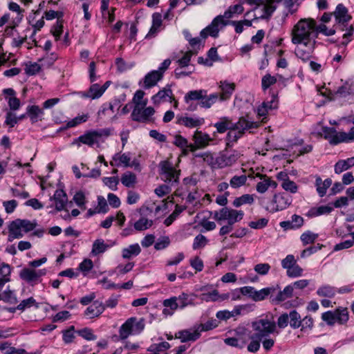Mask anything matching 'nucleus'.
<instances>
[{
  "label": "nucleus",
  "mask_w": 354,
  "mask_h": 354,
  "mask_svg": "<svg viewBox=\"0 0 354 354\" xmlns=\"http://www.w3.org/2000/svg\"><path fill=\"white\" fill-rule=\"evenodd\" d=\"M265 2L266 3H263V4H262V13L259 17H257L258 19H269L277 8L276 6L274 5L272 2H270L268 0H266Z\"/></svg>",
  "instance_id": "obj_38"
},
{
  "label": "nucleus",
  "mask_w": 354,
  "mask_h": 354,
  "mask_svg": "<svg viewBox=\"0 0 354 354\" xmlns=\"http://www.w3.org/2000/svg\"><path fill=\"white\" fill-rule=\"evenodd\" d=\"M88 91L91 95V99L92 100L98 99L104 94L100 84L97 83L92 84L90 86Z\"/></svg>",
  "instance_id": "obj_57"
},
{
  "label": "nucleus",
  "mask_w": 354,
  "mask_h": 354,
  "mask_svg": "<svg viewBox=\"0 0 354 354\" xmlns=\"http://www.w3.org/2000/svg\"><path fill=\"white\" fill-rule=\"evenodd\" d=\"M337 293V288L330 285H324L320 286L317 290V294L320 297H333Z\"/></svg>",
  "instance_id": "obj_43"
},
{
  "label": "nucleus",
  "mask_w": 354,
  "mask_h": 354,
  "mask_svg": "<svg viewBox=\"0 0 354 354\" xmlns=\"http://www.w3.org/2000/svg\"><path fill=\"white\" fill-rule=\"evenodd\" d=\"M303 269L297 263H295L291 268L286 271V274L288 277L296 278L302 276Z\"/></svg>",
  "instance_id": "obj_64"
},
{
  "label": "nucleus",
  "mask_w": 354,
  "mask_h": 354,
  "mask_svg": "<svg viewBox=\"0 0 354 354\" xmlns=\"http://www.w3.org/2000/svg\"><path fill=\"white\" fill-rule=\"evenodd\" d=\"M97 136L98 134L94 130L88 131L75 139L73 143L80 142L89 147H93L95 143L98 142Z\"/></svg>",
  "instance_id": "obj_22"
},
{
  "label": "nucleus",
  "mask_w": 354,
  "mask_h": 354,
  "mask_svg": "<svg viewBox=\"0 0 354 354\" xmlns=\"http://www.w3.org/2000/svg\"><path fill=\"white\" fill-rule=\"evenodd\" d=\"M243 216L244 212L242 210L230 209L227 207L221 208L219 211H215L214 213V218L218 223L227 221L228 223L232 225L241 221Z\"/></svg>",
  "instance_id": "obj_6"
},
{
  "label": "nucleus",
  "mask_w": 354,
  "mask_h": 354,
  "mask_svg": "<svg viewBox=\"0 0 354 354\" xmlns=\"http://www.w3.org/2000/svg\"><path fill=\"white\" fill-rule=\"evenodd\" d=\"M122 184L127 187H133L136 183V176L131 171H126L121 177Z\"/></svg>",
  "instance_id": "obj_45"
},
{
  "label": "nucleus",
  "mask_w": 354,
  "mask_h": 354,
  "mask_svg": "<svg viewBox=\"0 0 354 354\" xmlns=\"http://www.w3.org/2000/svg\"><path fill=\"white\" fill-rule=\"evenodd\" d=\"M277 291V294L275 296L273 295V297L272 299V301L275 304H279L287 299L291 298L294 292L290 284L286 286L283 290H281V287L279 286V289L277 290L276 292Z\"/></svg>",
  "instance_id": "obj_23"
},
{
  "label": "nucleus",
  "mask_w": 354,
  "mask_h": 354,
  "mask_svg": "<svg viewBox=\"0 0 354 354\" xmlns=\"http://www.w3.org/2000/svg\"><path fill=\"white\" fill-rule=\"evenodd\" d=\"M243 4L241 1L240 3L230 6L227 10H226L224 12V14L222 15L223 16V19H230L232 18L236 15H241L244 11V8L243 6Z\"/></svg>",
  "instance_id": "obj_41"
},
{
  "label": "nucleus",
  "mask_w": 354,
  "mask_h": 354,
  "mask_svg": "<svg viewBox=\"0 0 354 354\" xmlns=\"http://www.w3.org/2000/svg\"><path fill=\"white\" fill-rule=\"evenodd\" d=\"M50 200H54L55 203V209L57 211L60 212L63 210L68 201V198L66 192L63 189H57Z\"/></svg>",
  "instance_id": "obj_26"
},
{
  "label": "nucleus",
  "mask_w": 354,
  "mask_h": 354,
  "mask_svg": "<svg viewBox=\"0 0 354 354\" xmlns=\"http://www.w3.org/2000/svg\"><path fill=\"white\" fill-rule=\"evenodd\" d=\"M176 338L180 339L181 342H195L201 337L200 330L196 328L194 330H182L175 335Z\"/></svg>",
  "instance_id": "obj_18"
},
{
  "label": "nucleus",
  "mask_w": 354,
  "mask_h": 354,
  "mask_svg": "<svg viewBox=\"0 0 354 354\" xmlns=\"http://www.w3.org/2000/svg\"><path fill=\"white\" fill-rule=\"evenodd\" d=\"M180 170L176 169L168 161L160 162V176L161 180L171 185H177L179 182Z\"/></svg>",
  "instance_id": "obj_7"
},
{
  "label": "nucleus",
  "mask_w": 354,
  "mask_h": 354,
  "mask_svg": "<svg viewBox=\"0 0 354 354\" xmlns=\"http://www.w3.org/2000/svg\"><path fill=\"white\" fill-rule=\"evenodd\" d=\"M178 299L176 297H172L163 301V306L165 308L163 309L162 313L166 315H172L175 310L179 308Z\"/></svg>",
  "instance_id": "obj_32"
},
{
  "label": "nucleus",
  "mask_w": 354,
  "mask_h": 354,
  "mask_svg": "<svg viewBox=\"0 0 354 354\" xmlns=\"http://www.w3.org/2000/svg\"><path fill=\"white\" fill-rule=\"evenodd\" d=\"M354 165V157L346 160H340L335 165V172L337 174L350 169Z\"/></svg>",
  "instance_id": "obj_36"
},
{
  "label": "nucleus",
  "mask_w": 354,
  "mask_h": 354,
  "mask_svg": "<svg viewBox=\"0 0 354 354\" xmlns=\"http://www.w3.org/2000/svg\"><path fill=\"white\" fill-rule=\"evenodd\" d=\"M289 325L292 329L299 328L301 325V317L296 310H292L288 313Z\"/></svg>",
  "instance_id": "obj_44"
},
{
  "label": "nucleus",
  "mask_w": 354,
  "mask_h": 354,
  "mask_svg": "<svg viewBox=\"0 0 354 354\" xmlns=\"http://www.w3.org/2000/svg\"><path fill=\"white\" fill-rule=\"evenodd\" d=\"M257 177H259L260 179L263 180L261 182H259L256 186L257 191L260 194L265 193L269 187L276 188L277 187V183L271 180L266 175L257 174Z\"/></svg>",
  "instance_id": "obj_20"
},
{
  "label": "nucleus",
  "mask_w": 354,
  "mask_h": 354,
  "mask_svg": "<svg viewBox=\"0 0 354 354\" xmlns=\"http://www.w3.org/2000/svg\"><path fill=\"white\" fill-rule=\"evenodd\" d=\"M154 113L155 109L151 106H134L131 117L133 121L142 123H149L154 121V118H153Z\"/></svg>",
  "instance_id": "obj_8"
},
{
  "label": "nucleus",
  "mask_w": 354,
  "mask_h": 354,
  "mask_svg": "<svg viewBox=\"0 0 354 354\" xmlns=\"http://www.w3.org/2000/svg\"><path fill=\"white\" fill-rule=\"evenodd\" d=\"M185 207L183 206L176 205L174 211L171 213V215H169V217L165 220L164 224L166 226H169L171 225L174 221L178 216L180 214H181L185 210Z\"/></svg>",
  "instance_id": "obj_53"
},
{
  "label": "nucleus",
  "mask_w": 354,
  "mask_h": 354,
  "mask_svg": "<svg viewBox=\"0 0 354 354\" xmlns=\"http://www.w3.org/2000/svg\"><path fill=\"white\" fill-rule=\"evenodd\" d=\"M196 297V295H189L183 292L177 297L179 304V308L183 309L188 306H194V299Z\"/></svg>",
  "instance_id": "obj_35"
},
{
  "label": "nucleus",
  "mask_w": 354,
  "mask_h": 354,
  "mask_svg": "<svg viewBox=\"0 0 354 354\" xmlns=\"http://www.w3.org/2000/svg\"><path fill=\"white\" fill-rule=\"evenodd\" d=\"M279 289V285L264 288L260 290H257L256 289H254V295H252V300L254 301H263L269 295H270V299H272L273 297V294H274L276 290Z\"/></svg>",
  "instance_id": "obj_16"
},
{
  "label": "nucleus",
  "mask_w": 354,
  "mask_h": 354,
  "mask_svg": "<svg viewBox=\"0 0 354 354\" xmlns=\"http://www.w3.org/2000/svg\"><path fill=\"white\" fill-rule=\"evenodd\" d=\"M252 327L255 333L251 336V339L257 338L261 340L274 332L276 324L268 319H260L253 322Z\"/></svg>",
  "instance_id": "obj_5"
},
{
  "label": "nucleus",
  "mask_w": 354,
  "mask_h": 354,
  "mask_svg": "<svg viewBox=\"0 0 354 354\" xmlns=\"http://www.w3.org/2000/svg\"><path fill=\"white\" fill-rule=\"evenodd\" d=\"M141 252V248L138 243H134L124 248L122 250V257L125 259H130L138 256Z\"/></svg>",
  "instance_id": "obj_34"
},
{
  "label": "nucleus",
  "mask_w": 354,
  "mask_h": 354,
  "mask_svg": "<svg viewBox=\"0 0 354 354\" xmlns=\"http://www.w3.org/2000/svg\"><path fill=\"white\" fill-rule=\"evenodd\" d=\"M207 91L204 89L193 90L187 92L184 101L186 104L191 102L198 101V104L203 108H210L218 99V93H212L207 95Z\"/></svg>",
  "instance_id": "obj_2"
},
{
  "label": "nucleus",
  "mask_w": 354,
  "mask_h": 354,
  "mask_svg": "<svg viewBox=\"0 0 354 354\" xmlns=\"http://www.w3.org/2000/svg\"><path fill=\"white\" fill-rule=\"evenodd\" d=\"M315 37L316 39L318 37L319 33H322L325 36H331L335 35L336 30L335 28L328 29L326 25L322 24L317 25V23L315 22Z\"/></svg>",
  "instance_id": "obj_46"
},
{
  "label": "nucleus",
  "mask_w": 354,
  "mask_h": 354,
  "mask_svg": "<svg viewBox=\"0 0 354 354\" xmlns=\"http://www.w3.org/2000/svg\"><path fill=\"white\" fill-rule=\"evenodd\" d=\"M153 225V221L145 217H141L134 225V229L137 231H143L149 229Z\"/></svg>",
  "instance_id": "obj_48"
},
{
  "label": "nucleus",
  "mask_w": 354,
  "mask_h": 354,
  "mask_svg": "<svg viewBox=\"0 0 354 354\" xmlns=\"http://www.w3.org/2000/svg\"><path fill=\"white\" fill-rule=\"evenodd\" d=\"M162 77L161 73H158L156 70L148 73L144 78L145 88H149L154 86Z\"/></svg>",
  "instance_id": "obj_28"
},
{
  "label": "nucleus",
  "mask_w": 354,
  "mask_h": 354,
  "mask_svg": "<svg viewBox=\"0 0 354 354\" xmlns=\"http://www.w3.org/2000/svg\"><path fill=\"white\" fill-rule=\"evenodd\" d=\"M315 21L311 18L301 19L292 30V42L294 44L313 41L315 37Z\"/></svg>",
  "instance_id": "obj_1"
},
{
  "label": "nucleus",
  "mask_w": 354,
  "mask_h": 354,
  "mask_svg": "<svg viewBox=\"0 0 354 354\" xmlns=\"http://www.w3.org/2000/svg\"><path fill=\"white\" fill-rule=\"evenodd\" d=\"M1 300L10 304H15L18 302L15 293L8 288L2 293Z\"/></svg>",
  "instance_id": "obj_54"
},
{
  "label": "nucleus",
  "mask_w": 354,
  "mask_h": 354,
  "mask_svg": "<svg viewBox=\"0 0 354 354\" xmlns=\"http://www.w3.org/2000/svg\"><path fill=\"white\" fill-rule=\"evenodd\" d=\"M214 127L219 133H223L227 130H234L233 122L227 118H221L219 122L214 124Z\"/></svg>",
  "instance_id": "obj_42"
},
{
  "label": "nucleus",
  "mask_w": 354,
  "mask_h": 354,
  "mask_svg": "<svg viewBox=\"0 0 354 354\" xmlns=\"http://www.w3.org/2000/svg\"><path fill=\"white\" fill-rule=\"evenodd\" d=\"M8 229L9 232L8 241L9 242H12L16 239H21L24 236L21 232L22 228L19 223V218L11 221L8 225Z\"/></svg>",
  "instance_id": "obj_17"
},
{
  "label": "nucleus",
  "mask_w": 354,
  "mask_h": 354,
  "mask_svg": "<svg viewBox=\"0 0 354 354\" xmlns=\"http://www.w3.org/2000/svg\"><path fill=\"white\" fill-rule=\"evenodd\" d=\"M193 140L199 148H205L207 147L212 138L207 133H203L196 130L193 136Z\"/></svg>",
  "instance_id": "obj_30"
},
{
  "label": "nucleus",
  "mask_w": 354,
  "mask_h": 354,
  "mask_svg": "<svg viewBox=\"0 0 354 354\" xmlns=\"http://www.w3.org/2000/svg\"><path fill=\"white\" fill-rule=\"evenodd\" d=\"M259 127V122L253 121L248 114L245 116L240 117L238 122H233L234 130H237L242 134L245 133L247 131L257 129Z\"/></svg>",
  "instance_id": "obj_13"
},
{
  "label": "nucleus",
  "mask_w": 354,
  "mask_h": 354,
  "mask_svg": "<svg viewBox=\"0 0 354 354\" xmlns=\"http://www.w3.org/2000/svg\"><path fill=\"white\" fill-rule=\"evenodd\" d=\"M317 238V234H315L309 230L304 232L300 236L301 241L304 245H306L310 243H313Z\"/></svg>",
  "instance_id": "obj_50"
},
{
  "label": "nucleus",
  "mask_w": 354,
  "mask_h": 354,
  "mask_svg": "<svg viewBox=\"0 0 354 354\" xmlns=\"http://www.w3.org/2000/svg\"><path fill=\"white\" fill-rule=\"evenodd\" d=\"M277 77L268 73L265 75L261 79V88L263 91H266L272 85L277 83Z\"/></svg>",
  "instance_id": "obj_52"
},
{
  "label": "nucleus",
  "mask_w": 354,
  "mask_h": 354,
  "mask_svg": "<svg viewBox=\"0 0 354 354\" xmlns=\"http://www.w3.org/2000/svg\"><path fill=\"white\" fill-rule=\"evenodd\" d=\"M333 15L335 18L336 28L344 31V28L348 25V22L352 19L348 14V9L342 3H339L336 6Z\"/></svg>",
  "instance_id": "obj_10"
},
{
  "label": "nucleus",
  "mask_w": 354,
  "mask_h": 354,
  "mask_svg": "<svg viewBox=\"0 0 354 354\" xmlns=\"http://www.w3.org/2000/svg\"><path fill=\"white\" fill-rule=\"evenodd\" d=\"M170 348V344L167 342H163L159 344H151L148 348L147 351L155 352L158 353L163 351H166Z\"/></svg>",
  "instance_id": "obj_58"
},
{
  "label": "nucleus",
  "mask_w": 354,
  "mask_h": 354,
  "mask_svg": "<svg viewBox=\"0 0 354 354\" xmlns=\"http://www.w3.org/2000/svg\"><path fill=\"white\" fill-rule=\"evenodd\" d=\"M145 328V323L142 319H138L132 317L120 326L119 330L120 338L126 339L131 335H137L140 333Z\"/></svg>",
  "instance_id": "obj_4"
},
{
  "label": "nucleus",
  "mask_w": 354,
  "mask_h": 354,
  "mask_svg": "<svg viewBox=\"0 0 354 354\" xmlns=\"http://www.w3.org/2000/svg\"><path fill=\"white\" fill-rule=\"evenodd\" d=\"M145 92L142 90H138L133 97V102L135 106H146L148 102L147 99H143Z\"/></svg>",
  "instance_id": "obj_56"
},
{
  "label": "nucleus",
  "mask_w": 354,
  "mask_h": 354,
  "mask_svg": "<svg viewBox=\"0 0 354 354\" xmlns=\"http://www.w3.org/2000/svg\"><path fill=\"white\" fill-rule=\"evenodd\" d=\"M304 218L302 216L293 214L291 216V220L281 221L279 225L284 230H296L300 228L304 225Z\"/></svg>",
  "instance_id": "obj_19"
},
{
  "label": "nucleus",
  "mask_w": 354,
  "mask_h": 354,
  "mask_svg": "<svg viewBox=\"0 0 354 354\" xmlns=\"http://www.w3.org/2000/svg\"><path fill=\"white\" fill-rule=\"evenodd\" d=\"M19 223L21 224V228L25 232L32 231L37 225L36 221H31L28 219L19 218Z\"/></svg>",
  "instance_id": "obj_61"
},
{
  "label": "nucleus",
  "mask_w": 354,
  "mask_h": 354,
  "mask_svg": "<svg viewBox=\"0 0 354 354\" xmlns=\"http://www.w3.org/2000/svg\"><path fill=\"white\" fill-rule=\"evenodd\" d=\"M207 243V239L204 235L199 234L194 238L192 248L194 250L203 248Z\"/></svg>",
  "instance_id": "obj_59"
},
{
  "label": "nucleus",
  "mask_w": 354,
  "mask_h": 354,
  "mask_svg": "<svg viewBox=\"0 0 354 354\" xmlns=\"http://www.w3.org/2000/svg\"><path fill=\"white\" fill-rule=\"evenodd\" d=\"M104 311L103 303L97 300L94 301L84 311V315L88 318L99 317Z\"/></svg>",
  "instance_id": "obj_21"
},
{
  "label": "nucleus",
  "mask_w": 354,
  "mask_h": 354,
  "mask_svg": "<svg viewBox=\"0 0 354 354\" xmlns=\"http://www.w3.org/2000/svg\"><path fill=\"white\" fill-rule=\"evenodd\" d=\"M167 97L174 100L172 91L169 86L160 90L156 95L152 96L151 100L154 104H159L162 102L165 101Z\"/></svg>",
  "instance_id": "obj_31"
},
{
  "label": "nucleus",
  "mask_w": 354,
  "mask_h": 354,
  "mask_svg": "<svg viewBox=\"0 0 354 354\" xmlns=\"http://www.w3.org/2000/svg\"><path fill=\"white\" fill-rule=\"evenodd\" d=\"M113 160L115 161L119 160L120 163L117 164V166H120V164H123L126 167H133V166H134V162H130L131 158L129 154L127 153H122L121 155L120 153H115L113 157Z\"/></svg>",
  "instance_id": "obj_47"
},
{
  "label": "nucleus",
  "mask_w": 354,
  "mask_h": 354,
  "mask_svg": "<svg viewBox=\"0 0 354 354\" xmlns=\"http://www.w3.org/2000/svg\"><path fill=\"white\" fill-rule=\"evenodd\" d=\"M333 210L330 205H321L317 207L310 208L306 214L309 218L316 217L324 214H328Z\"/></svg>",
  "instance_id": "obj_33"
},
{
  "label": "nucleus",
  "mask_w": 354,
  "mask_h": 354,
  "mask_svg": "<svg viewBox=\"0 0 354 354\" xmlns=\"http://www.w3.org/2000/svg\"><path fill=\"white\" fill-rule=\"evenodd\" d=\"M281 187L283 189L287 192H290L292 194L296 193L298 190V187L296 183L294 181L290 180L289 178H286L282 182Z\"/></svg>",
  "instance_id": "obj_63"
},
{
  "label": "nucleus",
  "mask_w": 354,
  "mask_h": 354,
  "mask_svg": "<svg viewBox=\"0 0 354 354\" xmlns=\"http://www.w3.org/2000/svg\"><path fill=\"white\" fill-rule=\"evenodd\" d=\"M317 41L302 43L301 46L295 49L296 56L302 62H306L311 59L316 47Z\"/></svg>",
  "instance_id": "obj_12"
},
{
  "label": "nucleus",
  "mask_w": 354,
  "mask_h": 354,
  "mask_svg": "<svg viewBox=\"0 0 354 354\" xmlns=\"http://www.w3.org/2000/svg\"><path fill=\"white\" fill-rule=\"evenodd\" d=\"M227 25V21L223 19V16H216L206 28L203 29L200 32L202 39H205L208 36L217 37L221 29Z\"/></svg>",
  "instance_id": "obj_9"
},
{
  "label": "nucleus",
  "mask_w": 354,
  "mask_h": 354,
  "mask_svg": "<svg viewBox=\"0 0 354 354\" xmlns=\"http://www.w3.org/2000/svg\"><path fill=\"white\" fill-rule=\"evenodd\" d=\"M88 118L89 116L88 114L77 115V117L74 118L73 119L68 122L67 127H75L82 123L86 122L88 120Z\"/></svg>",
  "instance_id": "obj_62"
},
{
  "label": "nucleus",
  "mask_w": 354,
  "mask_h": 354,
  "mask_svg": "<svg viewBox=\"0 0 354 354\" xmlns=\"http://www.w3.org/2000/svg\"><path fill=\"white\" fill-rule=\"evenodd\" d=\"M321 135L332 145H337L342 142H354V127H351L349 132H337L334 127H323Z\"/></svg>",
  "instance_id": "obj_3"
},
{
  "label": "nucleus",
  "mask_w": 354,
  "mask_h": 354,
  "mask_svg": "<svg viewBox=\"0 0 354 354\" xmlns=\"http://www.w3.org/2000/svg\"><path fill=\"white\" fill-rule=\"evenodd\" d=\"M221 93L218 94V99L220 101L228 100L235 89V84L234 83H229L227 82H221L220 85Z\"/></svg>",
  "instance_id": "obj_24"
},
{
  "label": "nucleus",
  "mask_w": 354,
  "mask_h": 354,
  "mask_svg": "<svg viewBox=\"0 0 354 354\" xmlns=\"http://www.w3.org/2000/svg\"><path fill=\"white\" fill-rule=\"evenodd\" d=\"M26 114L30 118L31 122L35 123L42 120L44 112L37 105H29L26 108Z\"/></svg>",
  "instance_id": "obj_27"
},
{
  "label": "nucleus",
  "mask_w": 354,
  "mask_h": 354,
  "mask_svg": "<svg viewBox=\"0 0 354 354\" xmlns=\"http://www.w3.org/2000/svg\"><path fill=\"white\" fill-rule=\"evenodd\" d=\"M239 158V153L235 151H225L217 156L218 168H224L233 165Z\"/></svg>",
  "instance_id": "obj_14"
},
{
  "label": "nucleus",
  "mask_w": 354,
  "mask_h": 354,
  "mask_svg": "<svg viewBox=\"0 0 354 354\" xmlns=\"http://www.w3.org/2000/svg\"><path fill=\"white\" fill-rule=\"evenodd\" d=\"M334 313L335 324H346L349 319V314L346 308L339 307L333 310Z\"/></svg>",
  "instance_id": "obj_29"
},
{
  "label": "nucleus",
  "mask_w": 354,
  "mask_h": 354,
  "mask_svg": "<svg viewBox=\"0 0 354 354\" xmlns=\"http://www.w3.org/2000/svg\"><path fill=\"white\" fill-rule=\"evenodd\" d=\"M195 157L202 158L203 161L213 169L218 168V165L217 163V156L214 157V154L211 152L196 153Z\"/></svg>",
  "instance_id": "obj_39"
},
{
  "label": "nucleus",
  "mask_w": 354,
  "mask_h": 354,
  "mask_svg": "<svg viewBox=\"0 0 354 354\" xmlns=\"http://www.w3.org/2000/svg\"><path fill=\"white\" fill-rule=\"evenodd\" d=\"M225 343L227 345L242 348L245 345V341L241 337H228L225 339Z\"/></svg>",
  "instance_id": "obj_55"
},
{
  "label": "nucleus",
  "mask_w": 354,
  "mask_h": 354,
  "mask_svg": "<svg viewBox=\"0 0 354 354\" xmlns=\"http://www.w3.org/2000/svg\"><path fill=\"white\" fill-rule=\"evenodd\" d=\"M176 120L177 124L183 125L187 128L199 127L205 123V119L200 117L177 115Z\"/></svg>",
  "instance_id": "obj_15"
},
{
  "label": "nucleus",
  "mask_w": 354,
  "mask_h": 354,
  "mask_svg": "<svg viewBox=\"0 0 354 354\" xmlns=\"http://www.w3.org/2000/svg\"><path fill=\"white\" fill-rule=\"evenodd\" d=\"M247 179L245 175L234 176L230 180V185L234 189L239 188L246 183Z\"/></svg>",
  "instance_id": "obj_51"
},
{
  "label": "nucleus",
  "mask_w": 354,
  "mask_h": 354,
  "mask_svg": "<svg viewBox=\"0 0 354 354\" xmlns=\"http://www.w3.org/2000/svg\"><path fill=\"white\" fill-rule=\"evenodd\" d=\"M102 182L105 185L109 187L111 190L115 191L118 189V185L119 183V178L117 176L113 177H104Z\"/></svg>",
  "instance_id": "obj_60"
},
{
  "label": "nucleus",
  "mask_w": 354,
  "mask_h": 354,
  "mask_svg": "<svg viewBox=\"0 0 354 354\" xmlns=\"http://www.w3.org/2000/svg\"><path fill=\"white\" fill-rule=\"evenodd\" d=\"M19 277L22 280L29 283L37 281L36 270L33 269L27 268L22 269L19 272Z\"/></svg>",
  "instance_id": "obj_40"
},
{
  "label": "nucleus",
  "mask_w": 354,
  "mask_h": 354,
  "mask_svg": "<svg viewBox=\"0 0 354 354\" xmlns=\"http://www.w3.org/2000/svg\"><path fill=\"white\" fill-rule=\"evenodd\" d=\"M254 202V198L252 195L250 194H243L240 197L236 198L232 204L234 207H239L242 205L245 204H252Z\"/></svg>",
  "instance_id": "obj_49"
},
{
  "label": "nucleus",
  "mask_w": 354,
  "mask_h": 354,
  "mask_svg": "<svg viewBox=\"0 0 354 354\" xmlns=\"http://www.w3.org/2000/svg\"><path fill=\"white\" fill-rule=\"evenodd\" d=\"M109 248V245L105 243L104 241L102 239H96L92 245L91 254L93 257L97 256L104 253Z\"/></svg>",
  "instance_id": "obj_37"
},
{
  "label": "nucleus",
  "mask_w": 354,
  "mask_h": 354,
  "mask_svg": "<svg viewBox=\"0 0 354 354\" xmlns=\"http://www.w3.org/2000/svg\"><path fill=\"white\" fill-rule=\"evenodd\" d=\"M292 196L286 193L275 194L270 203V212L283 210L292 203Z\"/></svg>",
  "instance_id": "obj_11"
},
{
  "label": "nucleus",
  "mask_w": 354,
  "mask_h": 354,
  "mask_svg": "<svg viewBox=\"0 0 354 354\" xmlns=\"http://www.w3.org/2000/svg\"><path fill=\"white\" fill-rule=\"evenodd\" d=\"M332 180L329 178L322 180L319 176H315V186L316 191L320 197H324L327 192V189L331 186Z\"/></svg>",
  "instance_id": "obj_25"
}]
</instances>
